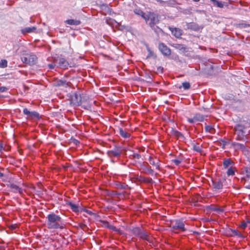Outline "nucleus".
I'll return each instance as SVG.
<instances>
[{"mask_svg": "<svg viewBox=\"0 0 250 250\" xmlns=\"http://www.w3.org/2000/svg\"><path fill=\"white\" fill-rule=\"evenodd\" d=\"M47 228L50 229H63L65 225L62 222V217L55 214L54 212H51L46 216Z\"/></svg>", "mask_w": 250, "mask_h": 250, "instance_id": "nucleus-1", "label": "nucleus"}, {"mask_svg": "<svg viewBox=\"0 0 250 250\" xmlns=\"http://www.w3.org/2000/svg\"><path fill=\"white\" fill-rule=\"evenodd\" d=\"M234 134L237 141L246 142L248 139L249 131L247 130L242 122L237 124L234 126Z\"/></svg>", "mask_w": 250, "mask_h": 250, "instance_id": "nucleus-2", "label": "nucleus"}, {"mask_svg": "<svg viewBox=\"0 0 250 250\" xmlns=\"http://www.w3.org/2000/svg\"><path fill=\"white\" fill-rule=\"evenodd\" d=\"M168 226L172 231L176 233L187 230L185 227V221L183 218L170 220Z\"/></svg>", "mask_w": 250, "mask_h": 250, "instance_id": "nucleus-3", "label": "nucleus"}, {"mask_svg": "<svg viewBox=\"0 0 250 250\" xmlns=\"http://www.w3.org/2000/svg\"><path fill=\"white\" fill-rule=\"evenodd\" d=\"M20 58L22 62L30 65H33L37 62L36 55L27 50H22L21 52Z\"/></svg>", "mask_w": 250, "mask_h": 250, "instance_id": "nucleus-4", "label": "nucleus"}, {"mask_svg": "<svg viewBox=\"0 0 250 250\" xmlns=\"http://www.w3.org/2000/svg\"><path fill=\"white\" fill-rule=\"evenodd\" d=\"M128 231L134 236L142 240L150 242V236L148 232L142 228L139 227L130 228L128 229Z\"/></svg>", "mask_w": 250, "mask_h": 250, "instance_id": "nucleus-5", "label": "nucleus"}, {"mask_svg": "<svg viewBox=\"0 0 250 250\" xmlns=\"http://www.w3.org/2000/svg\"><path fill=\"white\" fill-rule=\"evenodd\" d=\"M122 151L121 146H115L113 149L107 151V155L111 159L112 162L114 163V159L116 158L118 159L120 157Z\"/></svg>", "mask_w": 250, "mask_h": 250, "instance_id": "nucleus-6", "label": "nucleus"}, {"mask_svg": "<svg viewBox=\"0 0 250 250\" xmlns=\"http://www.w3.org/2000/svg\"><path fill=\"white\" fill-rule=\"evenodd\" d=\"M84 101V98L82 97L80 94L74 93L70 96L71 104L76 106L81 105Z\"/></svg>", "mask_w": 250, "mask_h": 250, "instance_id": "nucleus-7", "label": "nucleus"}, {"mask_svg": "<svg viewBox=\"0 0 250 250\" xmlns=\"http://www.w3.org/2000/svg\"><path fill=\"white\" fill-rule=\"evenodd\" d=\"M140 165V169H142V172L153 175L154 174V170L150 167H148V163L145 162H141L140 161H135Z\"/></svg>", "mask_w": 250, "mask_h": 250, "instance_id": "nucleus-8", "label": "nucleus"}, {"mask_svg": "<svg viewBox=\"0 0 250 250\" xmlns=\"http://www.w3.org/2000/svg\"><path fill=\"white\" fill-rule=\"evenodd\" d=\"M146 21H150L149 24L151 27H153L159 21L158 15L154 13H149L146 15Z\"/></svg>", "mask_w": 250, "mask_h": 250, "instance_id": "nucleus-9", "label": "nucleus"}, {"mask_svg": "<svg viewBox=\"0 0 250 250\" xmlns=\"http://www.w3.org/2000/svg\"><path fill=\"white\" fill-rule=\"evenodd\" d=\"M225 181L226 179L225 178L212 180V188L215 190L222 189L223 188V182Z\"/></svg>", "mask_w": 250, "mask_h": 250, "instance_id": "nucleus-10", "label": "nucleus"}, {"mask_svg": "<svg viewBox=\"0 0 250 250\" xmlns=\"http://www.w3.org/2000/svg\"><path fill=\"white\" fill-rule=\"evenodd\" d=\"M241 174L244 175L241 178V181L245 184L250 179V168L248 167H245L242 168Z\"/></svg>", "mask_w": 250, "mask_h": 250, "instance_id": "nucleus-11", "label": "nucleus"}, {"mask_svg": "<svg viewBox=\"0 0 250 250\" xmlns=\"http://www.w3.org/2000/svg\"><path fill=\"white\" fill-rule=\"evenodd\" d=\"M23 113L27 116V118L29 119H40V115L38 112L35 111H30L27 108L23 109Z\"/></svg>", "mask_w": 250, "mask_h": 250, "instance_id": "nucleus-12", "label": "nucleus"}, {"mask_svg": "<svg viewBox=\"0 0 250 250\" xmlns=\"http://www.w3.org/2000/svg\"><path fill=\"white\" fill-rule=\"evenodd\" d=\"M205 119V116L200 113H196L193 118H188V121L190 124H193L196 122H203L204 121Z\"/></svg>", "mask_w": 250, "mask_h": 250, "instance_id": "nucleus-13", "label": "nucleus"}, {"mask_svg": "<svg viewBox=\"0 0 250 250\" xmlns=\"http://www.w3.org/2000/svg\"><path fill=\"white\" fill-rule=\"evenodd\" d=\"M148 161L150 165L153 167H155L156 169H160V161L157 158H154L152 156H149L148 158Z\"/></svg>", "mask_w": 250, "mask_h": 250, "instance_id": "nucleus-14", "label": "nucleus"}, {"mask_svg": "<svg viewBox=\"0 0 250 250\" xmlns=\"http://www.w3.org/2000/svg\"><path fill=\"white\" fill-rule=\"evenodd\" d=\"M114 49V50H111V52L109 53L108 56L111 59L116 60L120 55L121 51L119 48H115Z\"/></svg>", "mask_w": 250, "mask_h": 250, "instance_id": "nucleus-15", "label": "nucleus"}, {"mask_svg": "<svg viewBox=\"0 0 250 250\" xmlns=\"http://www.w3.org/2000/svg\"><path fill=\"white\" fill-rule=\"evenodd\" d=\"M227 235L231 237L238 236L239 237H243L242 234L236 229H229L227 231Z\"/></svg>", "mask_w": 250, "mask_h": 250, "instance_id": "nucleus-16", "label": "nucleus"}, {"mask_svg": "<svg viewBox=\"0 0 250 250\" xmlns=\"http://www.w3.org/2000/svg\"><path fill=\"white\" fill-rule=\"evenodd\" d=\"M169 29L171 32L172 34L177 38H180L182 34V30L179 28L169 27Z\"/></svg>", "mask_w": 250, "mask_h": 250, "instance_id": "nucleus-17", "label": "nucleus"}, {"mask_svg": "<svg viewBox=\"0 0 250 250\" xmlns=\"http://www.w3.org/2000/svg\"><path fill=\"white\" fill-rule=\"evenodd\" d=\"M8 187L11 189V191L15 193H22V189L17 185L14 184H10Z\"/></svg>", "mask_w": 250, "mask_h": 250, "instance_id": "nucleus-18", "label": "nucleus"}, {"mask_svg": "<svg viewBox=\"0 0 250 250\" xmlns=\"http://www.w3.org/2000/svg\"><path fill=\"white\" fill-rule=\"evenodd\" d=\"M234 162L230 159H224L223 161V165L224 168H228L234 166Z\"/></svg>", "mask_w": 250, "mask_h": 250, "instance_id": "nucleus-19", "label": "nucleus"}, {"mask_svg": "<svg viewBox=\"0 0 250 250\" xmlns=\"http://www.w3.org/2000/svg\"><path fill=\"white\" fill-rule=\"evenodd\" d=\"M230 147L233 148L235 150H239L244 148V145L235 142H232L230 143Z\"/></svg>", "mask_w": 250, "mask_h": 250, "instance_id": "nucleus-20", "label": "nucleus"}, {"mask_svg": "<svg viewBox=\"0 0 250 250\" xmlns=\"http://www.w3.org/2000/svg\"><path fill=\"white\" fill-rule=\"evenodd\" d=\"M136 180L140 182H144L146 183H150L152 182L151 178L149 177H146L142 176H137Z\"/></svg>", "mask_w": 250, "mask_h": 250, "instance_id": "nucleus-21", "label": "nucleus"}, {"mask_svg": "<svg viewBox=\"0 0 250 250\" xmlns=\"http://www.w3.org/2000/svg\"><path fill=\"white\" fill-rule=\"evenodd\" d=\"M66 205L70 208L73 211L76 212H79V207L78 205L73 204L70 201L67 202Z\"/></svg>", "mask_w": 250, "mask_h": 250, "instance_id": "nucleus-22", "label": "nucleus"}, {"mask_svg": "<svg viewBox=\"0 0 250 250\" xmlns=\"http://www.w3.org/2000/svg\"><path fill=\"white\" fill-rule=\"evenodd\" d=\"M59 65L62 68H67L69 66L68 62L64 58H60Z\"/></svg>", "mask_w": 250, "mask_h": 250, "instance_id": "nucleus-23", "label": "nucleus"}, {"mask_svg": "<svg viewBox=\"0 0 250 250\" xmlns=\"http://www.w3.org/2000/svg\"><path fill=\"white\" fill-rule=\"evenodd\" d=\"M118 130L120 136L124 138H127L130 136V133L124 130L122 128L119 127Z\"/></svg>", "mask_w": 250, "mask_h": 250, "instance_id": "nucleus-24", "label": "nucleus"}, {"mask_svg": "<svg viewBox=\"0 0 250 250\" xmlns=\"http://www.w3.org/2000/svg\"><path fill=\"white\" fill-rule=\"evenodd\" d=\"M36 27L35 26L33 27H25L23 29H22L21 31V33L23 34H25L27 33H32L34 32L36 30Z\"/></svg>", "mask_w": 250, "mask_h": 250, "instance_id": "nucleus-25", "label": "nucleus"}, {"mask_svg": "<svg viewBox=\"0 0 250 250\" xmlns=\"http://www.w3.org/2000/svg\"><path fill=\"white\" fill-rule=\"evenodd\" d=\"M134 12L135 14L141 16L142 18H143L146 21V15L140 9L136 8L134 10Z\"/></svg>", "mask_w": 250, "mask_h": 250, "instance_id": "nucleus-26", "label": "nucleus"}, {"mask_svg": "<svg viewBox=\"0 0 250 250\" xmlns=\"http://www.w3.org/2000/svg\"><path fill=\"white\" fill-rule=\"evenodd\" d=\"M159 49L165 56H169L171 55V51L169 48H159Z\"/></svg>", "mask_w": 250, "mask_h": 250, "instance_id": "nucleus-27", "label": "nucleus"}, {"mask_svg": "<svg viewBox=\"0 0 250 250\" xmlns=\"http://www.w3.org/2000/svg\"><path fill=\"white\" fill-rule=\"evenodd\" d=\"M132 152V154L130 155V157H132V159L135 160H140L142 159L143 160L144 159L142 158L141 155L138 152H136L134 151H131Z\"/></svg>", "mask_w": 250, "mask_h": 250, "instance_id": "nucleus-28", "label": "nucleus"}, {"mask_svg": "<svg viewBox=\"0 0 250 250\" xmlns=\"http://www.w3.org/2000/svg\"><path fill=\"white\" fill-rule=\"evenodd\" d=\"M65 22L69 25H78L81 24V22L79 20H67L65 21Z\"/></svg>", "mask_w": 250, "mask_h": 250, "instance_id": "nucleus-29", "label": "nucleus"}, {"mask_svg": "<svg viewBox=\"0 0 250 250\" xmlns=\"http://www.w3.org/2000/svg\"><path fill=\"white\" fill-rule=\"evenodd\" d=\"M187 28L194 31H198L199 29L198 26L195 23L191 22L187 24Z\"/></svg>", "mask_w": 250, "mask_h": 250, "instance_id": "nucleus-30", "label": "nucleus"}, {"mask_svg": "<svg viewBox=\"0 0 250 250\" xmlns=\"http://www.w3.org/2000/svg\"><path fill=\"white\" fill-rule=\"evenodd\" d=\"M56 86H63L64 87H67L69 86V84L65 81L60 80L57 82Z\"/></svg>", "mask_w": 250, "mask_h": 250, "instance_id": "nucleus-31", "label": "nucleus"}, {"mask_svg": "<svg viewBox=\"0 0 250 250\" xmlns=\"http://www.w3.org/2000/svg\"><path fill=\"white\" fill-rule=\"evenodd\" d=\"M178 88L179 89L183 88L184 90H188L190 88V84L189 82H184L182 83V85H180Z\"/></svg>", "mask_w": 250, "mask_h": 250, "instance_id": "nucleus-32", "label": "nucleus"}, {"mask_svg": "<svg viewBox=\"0 0 250 250\" xmlns=\"http://www.w3.org/2000/svg\"><path fill=\"white\" fill-rule=\"evenodd\" d=\"M116 187L118 188L121 189H130V188L125 183H119L116 184Z\"/></svg>", "mask_w": 250, "mask_h": 250, "instance_id": "nucleus-33", "label": "nucleus"}, {"mask_svg": "<svg viewBox=\"0 0 250 250\" xmlns=\"http://www.w3.org/2000/svg\"><path fill=\"white\" fill-rule=\"evenodd\" d=\"M103 224H104V225L105 226H106V227L109 228L110 229H113V230H114L116 231H118L119 232V233H121L120 232V230H119V229H116V228L112 225H109V223L107 221H103Z\"/></svg>", "mask_w": 250, "mask_h": 250, "instance_id": "nucleus-34", "label": "nucleus"}, {"mask_svg": "<svg viewBox=\"0 0 250 250\" xmlns=\"http://www.w3.org/2000/svg\"><path fill=\"white\" fill-rule=\"evenodd\" d=\"M171 133L173 135L175 136L177 138L183 137V134L181 132H180L179 131H178V130H176L174 128H172Z\"/></svg>", "mask_w": 250, "mask_h": 250, "instance_id": "nucleus-35", "label": "nucleus"}, {"mask_svg": "<svg viewBox=\"0 0 250 250\" xmlns=\"http://www.w3.org/2000/svg\"><path fill=\"white\" fill-rule=\"evenodd\" d=\"M147 50L148 52V54L146 56L147 59L150 58L155 59L156 58V55L154 53V52L152 51L151 50L150 48H147Z\"/></svg>", "mask_w": 250, "mask_h": 250, "instance_id": "nucleus-36", "label": "nucleus"}, {"mask_svg": "<svg viewBox=\"0 0 250 250\" xmlns=\"http://www.w3.org/2000/svg\"><path fill=\"white\" fill-rule=\"evenodd\" d=\"M189 48H186V47L181 48L179 49V52L180 53L183 54V55H184L185 56L190 57V56H191V55L189 53H187V52H188V49Z\"/></svg>", "mask_w": 250, "mask_h": 250, "instance_id": "nucleus-37", "label": "nucleus"}, {"mask_svg": "<svg viewBox=\"0 0 250 250\" xmlns=\"http://www.w3.org/2000/svg\"><path fill=\"white\" fill-rule=\"evenodd\" d=\"M235 167H230L228 168L227 171V174L228 176H233L235 174Z\"/></svg>", "mask_w": 250, "mask_h": 250, "instance_id": "nucleus-38", "label": "nucleus"}, {"mask_svg": "<svg viewBox=\"0 0 250 250\" xmlns=\"http://www.w3.org/2000/svg\"><path fill=\"white\" fill-rule=\"evenodd\" d=\"M205 130L206 132H208L212 134L215 133V129L212 126L210 125H206L205 126Z\"/></svg>", "mask_w": 250, "mask_h": 250, "instance_id": "nucleus-39", "label": "nucleus"}, {"mask_svg": "<svg viewBox=\"0 0 250 250\" xmlns=\"http://www.w3.org/2000/svg\"><path fill=\"white\" fill-rule=\"evenodd\" d=\"M213 4L216 5L217 7L220 8H223L224 7V3L221 1H219L216 0H211Z\"/></svg>", "mask_w": 250, "mask_h": 250, "instance_id": "nucleus-40", "label": "nucleus"}, {"mask_svg": "<svg viewBox=\"0 0 250 250\" xmlns=\"http://www.w3.org/2000/svg\"><path fill=\"white\" fill-rule=\"evenodd\" d=\"M183 159L178 158L171 160L172 163H174L176 166H179L182 162Z\"/></svg>", "mask_w": 250, "mask_h": 250, "instance_id": "nucleus-41", "label": "nucleus"}, {"mask_svg": "<svg viewBox=\"0 0 250 250\" xmlns=\"http://www.w3.org/2000/svg\"><path fill=\"white\" fill-rule=\"evenodd\" d=\"M241 151L243 153V154L245 155H249L250 153V148L247 147L244 145V148H242Z\"/></svg>", "mask_w": 250, "mask_h": 250, "instance_id": "nucleus-42", "label": "nucleus"}, {"mask_svg": "<svg viewBox=\"0 0 250 250\" xmlns=\"http://www.w3.org/2000/svg\"><path fill=\"white\" fill-rule=\"evenodd\" d=\"M7 66V61L4 59L0 61V68H5Z\"/></svg>", "mask_w": 250, "mask_h": 250, "instance_id": "nucleus-43", "label": "nucleus"}, {"mask_svg": "<svg viewBox=\"0 0 250 250\" xmlns=\"http://www.w3.org/2000/svg\"><path fill=\"white\" fill-rule=\"evenodd\" d=\"M219 144H220V146H222V147L223 148H225L226 146L227 145V144H228V142H226L225 140H220L219 141Z\"/></svg>", "mask_w": 250, "mask_h": 250, "instance_id": "nucleus-44", "label": "nucleus"}, {"mask_svg": "<svg viewBox=\"0 0 250 250\" xmlns=\"http://www.w3.org/2000/svg\"><path fill=\"white\" fill-rule=\"evenodd\" d=\"M193 149L194 150L197 152H201L202 150L201 146L199 145H194L193 146Z\"/></svg>", "mask_w": 250, "mask_h": 250, "instance_id": "nucleus-45", "label": "nucleus"}, {"mask_svg": "<svg viewBox=\"0 0 250 250\" xmlns=\"http://www.w3.org/2000/svg\"><path fill=\"white\" fill-rule=\"evenodd\" d=\"M248 223L247 222H243L241 223V224L240 225V227L241 228L243 229H245L248 227Z\"/></svg>", "mask_w": 250, "mask_h": 250, "instance_id": "nucleus-46", "label": "nucleus"}, {"mask_svg": "<svg viewBox=\"0 0 250 250\" xmlns=\"http://www.w3.org/2000/svg\"><path fill=\"white\" fill-rule=\"evenodd\" d=\"M8 88L5 86H0V92H4L7 91Z\"/></svg>", "mask_w": 250, "mask_h": 250, "instance_id": "nucleus-47", "label": "nucleus"}, {"mask_svg": "<svg viewBox=\"0 0 250 250\" xmlns=\"http://www.w3.org/2000/svg\"><path fill=\"white\" fill-rule=\"evenodd\" d=\"M157 73H161L163 72V67L162 66H159L157 68Z\"/></svg>", "mask_w": 250, "mask_h": 250, "instance_id": "nucleus-48", "label": "nucleus"}, {"mask_svg": "<svg viewBox=\"0 0 250 250\" xmlns=\"http://www.w3.org/2000/svg\"><path fill=\"white\" fill-rule=\"evenodd\" d=\"M213 210L219 212H222L224 211V209L220 208H216L213 209Z\"/></svg>", "mask_w": 250, "mask_h": 250, "instance_id": "nucleus-49", "label": "nucleus"}, {"mask_svg": "<svg viewBox=\"0 0 250 250\" xmlns=\"http://www.w3.org/2000/svg\"><path fill=\"white\" fill-rule=\"evenodd\" d=\"M158 1H160L161 3H166L167 4V5H169V2L168 1H163V0H158Z\"/></svg>", "mask_w": 250, "mask_h": 250, "instance_id": "nucleus-50", "label": "nucleus"}, {"mask_svg": "<svg viewBox=\"0 0 250 250\" xmlns=\"http://www.w3.org/2000/svg\"><path fill=\"white\" fill-rule=\"evenodd\" d=\"M113 195H121V193H118V192L115 191V192H114Z\"/></svg>", "mask_w": 250, "mask_h": 250, "instance_id": "nucleus-51", "label": "nucleus"}, {"mask_svg": "<svg viewBox=\"0 0 250 250\" xmlns=\"http://www.w3.org/2000/svg\"><path fill=\"white\" fill-rule=\"evenodd\" d=\"M245 188H247V189H250V183L248 185H246V186L245 187Z\"/></svg>", "mask_w": 250, "mask_h": 250, "instance_id": "nucleus-52", "label": "nucleus"}, {"mask_svg": "<svg viewBox=\"0 0 250 250\" xmlns=\"http://www.w3.org/2000/svg\"><path fill=\"white\" fill-rule=\"evenodd\" d=\"M3 149V145L2 144L0 143V151H1Z\"/></svg>", "mask_w": 250, "mask_h": 250, "instance_id": "nucleus-53", "label": "nucleus"}, {"mask_svg": "<svg viewBox=\"0 0 250 250\" xmlns=\"http://www.w3.org/2000/svg\"><path fill=\"white\" fill-rule=\"evenodd\" d=\"M48 66H49V68H50V69H53V68H54V67L53 64H49L48 65Z\"/></svg>", "mask_w": 250, "mask_h": 250, "instance_id": "nucleus-54", "label": "nucleus"}, {"mask_svg": "<svg viewBox=\"0 0 250 250\" xmlns=\"http://www.w3.org/2000/svg\"><path fill=\"white\" fill-rule=\"evenodd\" d=\"M84 211H85L86 212H87L88 214H91L92 213V212H91V211L88 210H86V209H85V210H84Z\"/></svg>", "mask_w": 250, "mask_h": 250, "instance_id": "nucleus-55", "label": "nucleus"}, {"mask_svg": "<svg viewBox=\"0 0 250 250\" xmlns=\"http://www.w3.org/2000/svg\"><path fill=\"white\" fill-rule=\"evenodd\" d=\"M4 176V174L0 171V178H2Z\"/></svg>", "mask_w": 250, "mask_h": 250, "instance_id": "nucleus-56", "label": "nucleus"}, {"mask_svg": "<svg viewBox=\"0 0 250 250\" xmlns=\"http://www.w3.org/2000/svg\"><path fill=\"white\" fill-rule=\"evenodd\" d=\"M247 222L248 224H249L250 225V219H247Z\"/></svg>", "mask_w": 250, "mask_h": 250, "instance_id": "nucleus-57", "label": "nucleus"}, {"mask_svg": "<svg viewBox=\"0 0 250 250\" xmlns=\"http://www.w3.org/2000/svg\"><path fill=\"white\" fill-rule=\"evenodd\" d=\"M161 45H162V47H167L166 45H164V44L162 43Z\"/></svg>", "mask_w": 250, "mask_h": 250, "instance_id": "nucleus-58", "label": "nucleus"}, {"mask_svg": "<svg viewBox=\"0 0 250 250\" xmlns=\"http://www.w3.org/2000/svg\"><path fill=\"white\" fill-rule=\"evenodd\" d=\"M194 1L197 2L199 1L200 0H193Z\"/></svg>", "mask_w": 250, "mask_h": 250, "instance_id": "nucleus-59", "label": "nucleus"}, {"mask_svg": "<svg viewBox=\"0 0 250 250\" xmlns=\"http://www.w3.org/2000/svg\"><path fill=\"white\" fill-rule=\"evenodd\" d=\"M11 228H12V229H15V226H11Z\"/></svg>", "mask_w": 250, "mask_h": 250, "instance_id": "nucleus-60", "label": "nucleus"}, {"mask_svg": "<svg viewBox=\"0 0 250 250\" xmlns=\"http://www.w3.org/2000/svg\"><path fill=\"white\" fill-rule=\"evenodd\" d=\"M193 233H195V234H198V233L197 232H196V231H194Z\"/></svg>", "mask_w": 250, "mask_h": 250, "instance_id": "nucleus-61", "label": "nucleus"}]
</instances>
